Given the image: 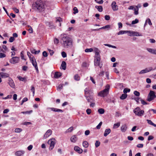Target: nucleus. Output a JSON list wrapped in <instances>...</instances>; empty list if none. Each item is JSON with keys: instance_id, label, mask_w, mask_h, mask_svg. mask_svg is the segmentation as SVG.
Wrapping results in <instances>:
<instances>
[{"instance_id": "f257e3e1", "label": "nucleus", "mask_w": 156, "mask_h": 156, "mask_svg": "<svg viewBox=\"0 0 156 156\" xmlns=\"http://www.w3.org/2000/svg\"><path fill=\"white\" fill-rule=\"evenodd\" d=\"M72 39L70 37L64 34L62 38L61 43L65 48H68L72 44Z\"/></svg>"}, {"instance_id": "f03ea898", "label": "nucleus", "mask_w": 156, "mask_h": 156, "mask_svg": "<svg viewBox=\"0 0 156 156\" xmlns=\"http://www.w3.org/2000/svg\"><path fill=\"white\" fill-rule=\"evenodd\" d=\"M32 6L34 9L39 12L44 11L45 9L44 3L41 0H37L33 3Z\"/></svg>"}, {"instance_id": "7ed1b4c3", "label": "nucleus", "mask_w": 156, "mask_h": 156, "mask_svg": "<svg viewBox=\"0 0 156 156\" xmlns=\"http://www.w3.org/2000/svg\"><path fill=\"white\" fill-rule=\"evenodd\" d=\"M109 88V86L108 85H107L105 89L101 91L98 93V95L103 97L106 96L108 94Z\"/></svg>"}, {"instance_id": "20e7f679", "label": "nucleus", "mask_w": 156, "mask_h": 156, "mask_svg": "<svg viewBox=\"0 0 156 156\" xmlns=\"http://www.w3.org/2000/svg\"><path fill=\"white\" fill-rule=\"evenodd\" d=\"M98 50L97 49L95 51V59L94 61V64L96 66H99L100 64V56L99 52L98 51Z\"/></svg>"}, {"instance_id": "39448f33", "label": "nucleus", "mask_w": 156, "mask_h": 156, "mask_svg": "<svg viewBox=\"0 0 156 156\" xmlns=\"http://www.w3.org/2000/svg\"><path fill=\"white\" fill-rule=\"evenodd\" d=\"M156 97V96L154 92L152 90H150L148 95L147 100L149 101H151L154 100Z\"/></svg>"}, {"instance_id": "423d86ee", "label": "nucleus", "mask_w": 156, "mask_h": 156, "mask_svg": "<svg viewBox=\"0 0 156 156\" xmlns=\"http://www.w3.org/2000/svg\"><path fill=\"white\" fill-rule=\"evenodd\" d=\"M133 112L136 115L141 116L143 115L144 111L143 110H141L139 107H137L134 110Z\"/></svg>"}, {"instance_id": "0eeeda50", "label": "nucleus", "mask_w": 156, "mask_h": 156, "mask_svg": "<svg viewBox=\"0 0 156 156\" xmlns=\"http://www.w3.org/2000/svg\"><path fill=\"white\" fill-rule=\"evenodd\" d=\"M55 139L54 138H52L49 140L48 143L50 144L49 150H52L54 147L55 144Z\"/></svg>"}, {"instance_id": "6e6552de", "label": "nucleus", "mask_w": 156, "mask_h": 156, "mask_svg": "<svg viewBox=\"0 0 156 156\" xmlns=\"http://www.w3.org/2000/svg\"><path fill=\"white\" fill-rule=\"evenodd\" d=\"M19 60V58L18 57H14L12 58L9 61L12 64H15L18 62Z\"/></svg>"}, {"instance_id": "1a4fd4ad", "label": "nucleus", "mask_w": 156, "mask_h": 156, "mask_svg": "<svg viewBox=\"0 0 156 156\" xmlns=\"http://www.w3.org/2000/svg\"><path fill=\"white\" fill-rule=\"evenodd\" d=\"M111 7L112 9L114 11H117L118 9V6L116 5V3L115 1L112 2L111 4Z\"/></svg>"}, {"instance_id": "9d476101", "label": "nucleus", "mask_w": 156, "mask_h": 156, "mask_svg": "<svg viewBox=\"0 0 156 156\" xmlns=\"http://www.w3.org/2000/svg\"><path fill=\"white\" fill-rule=\"evenodd\" d=\"M152 70V67H150L149 68H146L144 69L141 70L139 73V74H143L146 73Z\"/></svg>"}, {"instance_id": "9b49d317", "label": "nucleus", "mask_w": 156, "mask_h": 156, "mask_svg": "<svg viewBox=\"0 0 156 156\" xmlns=\"http://www.w3.org/2000/svg\"><path fill=\"white\" fill-rule=\"evenodd\" d=\"M52 131L51 129H48L44 136V138L46 139L50 136L52 133Z\"/></svg>"}, {"instance_id": "f8f14e48", "label": "nucleus", "mask_w": 156, "mask_h": 156, "mask_svg": "<svg viewBox=\"0 0 156 156\" xmlns=\"http://www.w3.org/2000/svg\"><path fill=\"white\" fill-rule=\"evenodd\" d=\"M74 149L75 151L79 154H81L83 152V150L77 146H75Z\"/></svg>"}, {"instance_id": "ddd939ff", "label": "nucleus", "mask_w": 156, "mask_h": 156, "mask_svg": "<svg viewBox=\"0 0 156 156\" xmlns=\"http://www.w3.org/2000/svg\"><path fill=\"white\" fill-rule=\"evenodd\" d=\"M85 97L88 102L91 103L92 102H94V101L93 97L91 96H89Z\"/></svg>"}, {"instance_id": "4468645a", "label": "nucleus", "mask_w": 156, "mask_h": 156, "mask_svg": "<svg viewBox=\"0 0 156 156\" xmlns=\"http://www.w3.org/2000/svg\"><path fill=\"white\" fill-rule=\"evenodd\" d=\"M51 111H53L55 112H63L62 110L58 109L57 108H49Z\"/></svg>"}, {"instance_id": "2eb2a0df", "label": "nucleus", "mask_w": 156, "mask_h": 156, "mask_svg": "<svg viewBox=\"0 0 156 156\" xmlns=\"http://www.w3.org/2000/svg\"><path fill=\"white\" fill-rule=\"evenodd\" d=\"M25 152L23 151H19L15 153V155L16 156H21Z\"/></svg>"}, {"instance_id": "dca6fc26", "label": "nucleus", "mask_w": 156, "mask_h": 156, "mask_svg": "<svg viewBox=\"0 0 156 156\" xmlns=\"http://www.w3.org/2000/svg\"><path fill=\"white\" fill-rule=\"evenodd\" d=\"M0 75L2 78H6L9 76L8 74L5 73H0Z\"/></svg>"}, {"instance_id": "f3484780", "label": "nucleus", "mask_w": 156, "mask_h": 156, "mask_svg": "<svg viewBox=\"0 0 156 156\" xmlns=\"http://www.w3.org/2000/svg\"><path fill=\"white\" fill-rule=\"evenodd\" d=\"M33 66L34 67L35 69L36 70L37 72H38V69L37 64L36 61L31 62Z\"/></svg>"}, {"instance_id": "a211bd4d", "label": "nucleus", "mask_w": 156, "mask_h": 156, "mask_svg": "<svg viewBox=\"0 0 156 156\" xmlns=\"http://www.w3.org/2000/svg\"><path fill=\"white\" fill-rule=\"evenodd\" d=\"M111 130L110 129H106L104 133V135L105 136H107L111 132Z\"/></svg>"}, {"instance_id": "6ab92c4d", "label": "nucleus", "mask_w": 156, "mask_h": 156, "mask_svg": "<svg viewBox=\"0 0 156 156\" xmlns=\"http://www.w3.org/2000/svg\"><path fill=\"white\" fill-rule=\"evenodd\" d=\"M127 126L126 125L122 126L121 127V130L122 132H125L126 130Z\"/></svg>"}, {"instance_id": "aec40b11", "label": "nucleus", "mask_w": 156, "mask_h": 156, "mask_svg": "<svg viewBox=\"0 0 156 156\" xmlns=\"http://www.w3.org/2000/svg\"><path fill=\"white\" fill-rule=\"evenodd\" d=\"M62 76V73L60 72H56L55 73L54 77L56 78H58Z\"/></svg>"}, {"instance_id": "412c9836", "label": "nucleus", "mask_w": 156, "mask_h": 156, "mask_svg": "<svg viewBox=\"0 0 156 156\" xmlns=\"http://www.w3.org/2000/svg\"><path fill=\"white\" fill-rule=\"evenodd\" d=\"M77 140V137L75 135L72 136L70 138L71 141L73 143L75 142Z\"/></svg>"}, {"instance_id": "4be33fe9", "label": "nucleus", "mask_w": 156, "mask_h": 156, "mask_svg": "<svg viewBox=\"0 0 156 156\" xmlns=\"http://www.w3.org/2000/svg\"><path fill=\"white\" fill-rule=\"evenodd\" d=\"M147 50L152 54L156 55V50L151 48H147Z\"/></svg>"}, {"instance_id": "5701e85b", "label": "nucleus", "mask_w": 156, "mask_h": 156, "mask_svg": "<svg viewBox=\"0 0 156 156\" xmlns=\"http://www.w3.org/2000/svg\"><path fill=\"white\" fill-rule=\"evenodd\" d=\"M142 36V35L141 34H140L139 33L137 32H135L133 31V36Z\"/></svg>"}, {"instance_id": "b1692460", "label": "nucleus", "mask_w": 156, "mask_h": 156, "mask_svg": "<svg viewBox=\"0 0 156 156\" xmlns=\"http://www.w3.org/2000/svg\"><path fill=\"white\" fill-rule=\"evenodd\" d=\"M66 63L64 61H63L62 62V63L61 64V67H62V69L65 70L66 67Z\"/></svg>"}, {"instance_id": "393cba45", "label": "nucleus", "mask_w": 156, "mask_h": 156, "mask_svg": "<svg viewBox=\"0 0 156 156\" xmlns=\"http://www.w3.org/2000/svg\"><path fill=\"white\" fill-rule=\"evenodd\" d=\"M84 92L85 97L90 96L89 95L90 91L87 88H86L84 90Z\"/></svg>"}, {"instance_id": "a878e982", "label": "nucleus", "mask_w": 156, "mask_h": 156, "mask_svg": "<svg viewBox=\"0 0 156 156\" xmlns=\"http://www.w3.org/2000/svg\"><path fill=\"white\" fill-rule=\"evenodd\" d=\"M95 8L97 9L98 11L100 12H102L103 11V8L101 6H96Z\"/></svg>"}, {"instance_id": "bb28decb", "label": "nucleus", "mask_w": 156, "mask_h": 156, "mask_svg": "<svg viewBox=\"0 0 156 156\" xmlns=\"http://www.w3.org/2000/svg\"><path fill=\"white\" fill-rule=\"evenodd\" d=\"M105 110L103 108H100L98 110V112L101 114H103L105 112Z\"/></svg>"}, {"instance_id": "cd10ccee", "label": "nucleus", "mask_w": 156, "mask_h": 156, "mask_svg": "<svg viewBox=\"0 0 156 156\" xmlns=\"http://www.w3.org/2000/svg\"><path fill=\"white\" fill-rule=\"evenodd\" d=\"M83 145L85 148H87L89 146L88 143L86 141H84L83 143Z\"/></svg>"}, {"instance_id": "c85d7f7f", "label": "nucleus", "mask_w": 156, "mask_h": 156, "mask_svg": "<svg viewBox=\"0 0 156 156\" xmlns=\"http://www.w3.org/2000/svg\"><path fill=\"white\" fill-rule=\"evenodd\" d=\"M56 22L57 23L58 22L59 23V26H61V23H60V22L62 21V19L60 17H58L56 18Z\"/></svg>"}, {"instance_id": "c756f323", "label": "nucleus", "mask_w": 156, "mask_h": 156, "mask_svg": "<svg viewBox=\"0 0 156 156\" xmlns=\"http://www.w3.org/2000/svg\"><path fill=\"white\" fill-rule=\"evenodd\" d=\"M127 95L126 94H122L120 97V98L122 100H124L126 99L127 97Z\"/></svg>"}, {"instance_id": "7c9ffc66", "label": "nucleus", "mask_w": 156, "mask_h": 156, "mask_svg": "<svg viewBox=\"0 0 156 156\" xmlns=\"http://www.w3.org/2000/svg\"><path fill=\"white\" fill-rule=\"evenodd\" d=\"M9 84L10 86L12 88L15 87V85L12 80L9 81Z\"/></svg>"}, {"instance_id": "2f4dec72", "label": "nucleus", "mask_w": 156, "mask_h": 156, "mask_svg": "<svg viewBox=\"0 0 156 156\" xmlns=\"http://www.w3.org/2000/svg\"><path fill=\"white\" fill-rule=\"evenodd\" d=\"M138 6H136V8H134V14L137 15L138 14Z\"/></svg>"}, {"instance_id": "473e14b6", "label": "nucleus", "mask_w": 156, "mask_h": 156, "mask_svg": "<svg viewBox=\"0 0 156 156\" xmlns=\"http://www.w3.org/2000/svg\"><path fill=\"white\" fill-rule=\"evenodd\" d=\"M120 125V123L118 122L116 123H115L114 124L113 126V128L114 129H116L118 128L119 126Z\"/></svg>"}, {"instance_id": "72a5a7b5", "label": "nucleus", "mask_w": 156, "mask_h": 156, "mask_svg": "<svg viewBox=\"0 0 156 156\" xmlns=\"http://www.w3.org/2000/svg\"><path fill=\"white\" fill-rule=\"evenodd\" d=\"M73 127L71 126L65 132L66 133L71 132L73 130Z\"/></svg>"}, {"instance_id": "f704fd0d", "label": "nucleus", "mask_w": 156, "mask_h": 156, "mask_svg": "<svg viewBox=\"0 0 156 156\" xmlns=\"http://www.w3.org/2000/svg\"><path fill=\"white\" fill-rule=\"evenodd\" d=\"M126 33V30L123 31V30H120L117 33L118 35H119L120 34H124L125 33Z\"/></svg>"}, {"instance_id": "c9c22d12", "label": "nucleus", "mask_w": 156, "mask_h": 156, "mask_svg": "<svg viewBox=\"0 0 156 156\" xmlns=\"http://www.w3.org/2000/svg\"><path fill=\"white\" fill-rule=\"evenodd\" d=\"M74 79L76 81H78L80 80V77L78 74H76L74 76Z\"/></svg>"}, {"instance_id": "e433bc0d", "label": "nucleus", "mask_w": 156, "mask_h": 156, "mask_svg": "<svg viewBox=\"0 0 156 156\" xmlns=\"http://www.w3.org/2000/svg\"><path fill=\"white\" fill-rule=\"evenodd\" d=\"M93 51V49L92 48H87L85 49V51L86 52H91Z\"/></svg>"}, {"instance_id": "4c0bfd02", "label": "nucleus", "mask_w": 156, "mask_h": 156, "mask_svg": "<svg viewBox=\"0 0 156 156\" xmlns=\"http://www.w3.org/2000/svg\"><path fill=\"white\" fill-rule=\"evenodd\" d=\"M73 10L74 11V12H73L74 14H76L78 12V10L76 7H74L73 8Z\"/></svg>"}, {"instance_id": "58836bf2", "label": "nucleus", "mask_w": 156, "mask_h": 156, "mask_svg": "<svg viewBox=\"0 0 156 156\" xmlns=\"http://www.w3.org/2000/svg\"><path fill=\"white\" fill-rule=\"evenodd\" d=\"M130 91V89L127 88H125L123 90V93L125 94H126L128 92H129Z\"/></svg>"}, {"instance_id": "ea45409f", "label": "nucleus", "mask_w": 156, "mask_h": 156, "mask_svg": "<svg viewBox=\"0 0 156 156\" xmlns=\"http://www.w3.org/2000/svg\"><path fill=\"white\" fill-rule=\"evenodd\" d=\"M110 25H107L105 27H103L99 28L100 29H108L110 28Z\"/></svg>"}, {"instance_id": "a19ab883", "label": "nucleus", "mask_w": 156, "mask_h": 156, "mask_svg": "<svg viewBox=\"0 0 156 156\" xmlns=\"http://www.w3.org/2000/svg\"><path fill=\"white\" fill-rule=\"evenodd\" d=\"M139 22V20L138 19H136L134 20H133L132 22V24H134L137 23Z\"/></svg>"}, {"instance_id": "79ce46f5", "label": "nucleus", "mask_w": 156, "mask_h": 156, "mask_svg": "<svg viewBox=\"0 0 156 156\" xmlns=\"http://www.w3.org/2000/svg\"><path fill=\"white\" fill-rule=\"evenodd\" d=\"M102 122H101L97 126L96 128L97 129H100L101 128V126L102 125Z\"/></svg>"}, {"instance_id": "37998d69", "label": "nucleus", "mask_w": 156, "mask_h": 156, "mask_svg": "<svg viewBox=\"0 0 156 156\" xmlns=\"http://www.w3.org/2000/svg\"><path fill=\"white\" fill-rule=\"evenodd\" d=\"M126 33H128V35L129 36H133V31L126 30Z\"/></svg>"}, {"instance_id": "c03bdc74", "label": "nucleus", "mask_w": 156, "mask_h": 156, "mask_svg": "<svg viewBox=\"0 0 156 156\" xmlns=\"http://www.w3.org/2000/svg\"><path fill=\"white\" fill-rule=\"evenodd\" d=\"M22 131V129L20 128H17L15 129V131L16 133H20Z\"/></svg>"}, {"instance_id": "a18cd8bd", "label": "nucleus", "mask_w": 156, "mask_h": 156, "mask_svg": "<svg viewBox=\"0 0 156 156\" xmlns=\"http://www.w3.org/2000/svg\"><path fill=\"white\" fill-rule=\"evenodd\" d=\"M30 60L31 62H33L36 61L33 55H32L31 57H29Z\"/></svg>"}, {"instance_id": "49530a36", "label": "nucleus", "mask_w": 156, "mask_h": 156, "mask_svg": "<svg viewBox=\"0 0 156 156\" xmlns=\"http://www.w3.org/2000/svg\"><path fill=\"white\" fill-rule=\"evenodd\" d=\"M100 144V142L98 141H96L95 143V145L96 147H99Z\"/></svg>"}, {"instance_id": "de8ad7c7", "label": "nucleus", "mask_w": 156, "mask_h": 156, "mask_svg": "<svg viewBox=\"0 0 156 156\" xmlns=\"http://www.w3.org/2000/svg\"><path fill=\"white\" fill-rule=\"evenodd\" d=\"M5 53H0V58H4L6 57V55L5 54Z\"/></svg>"}, {"instance_id": "09e8293b", "label": "nucleus", "mask_w": 156, "mask_h": 156, "mask_svg": "<svg viewBox=\"0 0 156 156\" xmlns=\"http://www.w3.org/2000/svg\"><path fill=\"white\" fill-rule=\"evenodd\" d=\"M146 22H147V23H148L150 25H152V23L151 22V20H150V19L149 18H148V19H147L146 20Z\"/></svg>"}, {"instance_id": "8fccbe9b", "label": "nucleus", "mask_w": 156, "mask_h": 156, "mask_svg": "<svg viewBox=\"0 0 156 156\" xmlns=\"http://www.w3.org/2000/svg\"><path fill=\"white\" fill-rule=\"evenodd\" d=\"M17 78L20 80L22 81H23L25 79V78H24L20 76H17Z\"/></svg>"}, {"instance_id": "3c124183", "label": "nucleus", "mask_w": 156, "mask_h": 156, "mask_svg": "<svg viewBox=\"0 0 156 156\" xmlns=\"http://www.w3.org/2000/svg\"><path fill=\"white\" fill-rule=\"evenodd\" d=\"M86 112L88 115H90L91 112V110L90 108H88L86 110Z\"/></svg>"}, {"instance_id": "603ef678", "label": "nucleus", "mask_w": 156, "mask_h": 156, "mask_svg": "<svg viewBox=\"0 0 156 156\" xmlns=\"http://www.w3.org/2000/svg\"><path fill=\"white\" fill-rule=\"evenodd\" d=\"M62 55L63 58H65L67 56L66 53L64 51H62Z\"/></svg>"}, {"instance_id": "864d4df0", "label": "nucleus", "mask_w": 156, "mask_h": 156, "mask_svg": "<svg viewBox=\"0 0 156 156\" xmlns=\"http://www.w3.org/2000/svg\"><path fill=\"white\" fill-rule=\"evenodd\" d=\"M134 94L137 96H139L140 95V93L137 91H134Z\"/></svg>"}, {"instance_id": "5fc2aeb1", "label": "nucleus", "mask_w": 156, "mask_h": 156, "mask_svg": "<svg viewBox=\"0 0 156 156\" xmlns=\"http://www.w3.org/2000/svg\"><path fill=\"white\" fill-rule=\"evenodd\" d=\"M31 90L33 92V95H34L35 94V88L33 86H31Z\"/></svg>"}, {"instance_id": "6e6d98bb", "label": "nucleus", "mask_w": 156, "mask_h": 156, "mask_svg": "<svg viewBox=\"0 0 156 156\" xmlns=\"http://www.w3.org/2000/svg\"><path fill=\"white\" fill-rule=\"evenodd\" d=\"M32 112V110H31V111H26V112H22L21 113H23V114H30V113L31 112Z\"/></svg>"}, {"instance_id": "4d7b16f0", "label": "nucleus", "mask_w": 156, "mask_h": 156, "mask_svg": "<svg viewBox=\"0 0 156 156\" xmlns=\"http://www.w3.org/2000/svg\"><path fill=\"white\" fill-rule=\"evenodd\" d=\"M63 85V84H60L57 87V89H59L60 90L62 88Z\"/></svg>"}, {"instance_id": "13d9d810", "label": "nucleus", "mask_w": 156, "mask_h": 156, "mask_svg": "<svg viewBox=\"0 0 156 156\" xmlns=\"http://www.w3.org/2000/svg\"><path fill=\"white\" fill-rule=\"evenodd\" d=\"M140 101H141V103L143 105H145L147 104V103L145 102L144 100L142 99H140Z\"/></svg>"}, {"instance_id": "bf43d9fd", "label": "nucleus", "mask_w": 156, "mask_h": 156, "mask_svg": "<svg viewBox=\"0 0 156 156\" xmlns=\"http://www.w3.org/2000/svg\"><path fill=\"white\" fill-rule=\"evenodd\" d=\"M15 39L13 37H11L9 39V41L10 42H12Z\"/></svg>"}, {"instance_id": "052dcab7", "label": "nucleus", "mask_w": 156, "mask_h": 156, "mask_svg": "<svg viewBox=\"0 0 156 156\" xmlns=\"http://www.w3.org/2000/svg\"><path fill=\"white\" fill-rule=\"evenodd\" d=\"M12 97V95H8L5 98H2L3 99H8L11 98Z\"/></svg>"}, {"instance_id": "680f3d73", "label": "nucleus", "mask_w": 156, "mask_h": 156, "mask_svg": "<svg viewBox=\"0 0 156 156\" xmlns=\"http://www.w3.org/2000/svg\"><path fill=\"white\" fill-rule=\"evenodd\" d=\"M105 19L106 20H109L110 19V17L109 15H106L105 16Z\"/></svg>"}, {"instance_id": "e2e57ef3", "label": "nucleus", "mask_w": 156, "mask_h": 156, "mask_svg": "<svg viewBox=\"0 0 156 156\" xmlns=\"http://www.w3.org/2000/svg\"><path fill=\"white\" fill-rule=\"evenodd\" d=\"M44 57H47L48 56V54L46 51H44L42 53Z\"/></svg>"}, {"instance_id": "0e129e2a", "label": "nucleus", "mask_w": 156, "mask_h": 156, "mask_svg": "<svg viewBox=\"0 0 156 156\" xmlns=\"http://www.w3.org/2000/svg\"><path fill=\"white\" fill-rule=\"evenodd\" d=\"M0 52L3 53H6V51L2 48L1 46L0 47Z\"/></svg>"}, {"instance_id": "69168bd1", "label": "nucleus", "mask_w": 156, "mask_h": 156, "mask_svg": "<svg viewBox=\"0 0 156 156\" xmlns=\"http://www.w3.org/2000/svg\"><path fill=\"white\" fill-rule=\"evenodd\" d=\"M90 133V131L89 130H87L85 131V134L86 136H87Z\"/></svg>"}, {"instance_id": "338daca9", "label": "nucleus", "mask_w": 156, "mask_h": 156, "mask_svg": "<svg viewBox=\"0 0 156 156\" xmlns=\"http://www.w3.org/2000/svg\"><path fill=\"white\" fill-rule=\"evenodd\" d=\"M1 47L5 51L8 50L7 47L5 45H3Z\"/></svg>"}, {"instance_id": "774afa93", "label": "nucleus", "mask_w": 156, "mask_h": 156, "mask_svg": "<svg viewBox=\"0 0 156 156\" xmlns=\"http://www.w3.org/2000/svg\"><path fill=\"white\" fill-rule=\"evenodd\" d=\"M9 111V110L8 109H6L5 110L3 111V113L4 114H6Z\"/></svg>"}]
</instances>
